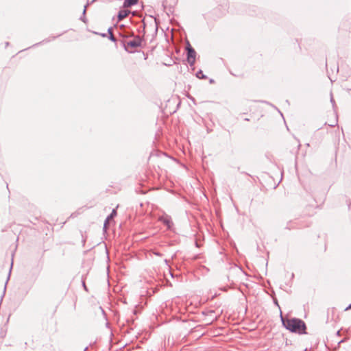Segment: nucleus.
<instances>
[{
    "instance_id": "nucleus-1",
    "label": "nucleus",
    "mask_w": 351,
    "mask_h": 351,
    "mask_svg": "<svg viewBox=\"0 0 351 351\" xmlns=\"http://www.w3.org/2000/svg\"><path fill=\"white\" fill-rule=\"evenodd\" d=\"M281 320L287 330L299 334L306 333V325L302 320L297 318L285 319L282 316H281Z\"/></svg>"
},
{
    "instance_id": "nucleus-2",
    "label": "nucleus",
    "mask_w": 351,
    "mask_h": 351,
    "mask_svg": "<svg viewBox=\"0 0 351 351\" xmlns=\"http://www.w3.org/2000/svg\"><path fill=\"white\" fill-rule=\"evenodd\" d=\"M141 45V38L139 36H136L134 40L128 41L126 44H125V49L126 51L132 53L134 51L130 50L129 47L132 49H135Z\"/></svg>"
},
{
    "instance_id": "nucleus-3",
    "label": "nucleus",
    "mask_w": 351,
    "mask_h": 351,
    "mask_svg": "<svg viewBox=\"0 0 351 351\" xmlns=\"http://www.w3.org/2000/svg\"><path fill=\"white\" fill-rule=\"evenodd\" d=\"M186 50H187V61L191 66H193L195 62L196 52H195V49L190 45L189 43L188 44V46L186 47Z\"/></svg>"
},
{
    "instance_id": "nucleus-4",
    "label": "nucleus",
    "mask_w": 351,
    "mask_h": 351,
    "mask_svg": "<svg viewBox=\"0 0 351 351\" xmlns=\"http://www.w3.org/2000/svg\"><path fill=\"white\" fill-rule=\"evenodd\" d=\"M159 221L165 225L168 229H170L173 226L171 218L169 215H162L159 218Z\"/></svg>"
},
{
    "instance_id": "nucleus-5",
    "label": "nucleus",
    "mask_w": 351,
    "mask_h": 351,
    "mask_svg": "<svg viewBox=\"0 0 351 351\" xmlns=\"http://www.w3.org/2000/svg\"><path fill=\"white\" fill-rule=\"evenodd\" d=\"M129 13H130V11L127 10H120L119 12L118 16H117L118 20L119 21L123 20V19H125V17L128 16Z\"/></svg>"
},
{
    "instance_id": "nucleus-6",
    "label": "nucleus",
    "mask_w": 351,
    "mask_h": 351,
    "mask_svg": "<svg viewBox=\"0 0 351 351\" xmlns=\"http://www.w3.org/2000/svg\"><path fill=\"white\" fill-rule=\"evenodd\" d=\"M138 2V0H125L123 2V7L128 8L135 5Z\"/></svg>"
},
{
    "instance_id": "nucleus-7",
    "label": "nucleus",
    "mask_w": 351,
    "mask_h": 351,
    "mask_svg": "<svg viewBox=\"0 0 351 351\" xmlns=\"http://www.w3.org/2000/svg\"><path fill=\"white\" fill-rule=\"evenodd\" d=\"M196 76H197V77H198L199 79H206V76L203 74V72L201 70H199V71L197 72Z\"/></svg>"
},
{
    "instance_id": "nucleus-8",
    "label": "nucleus",
    "mask_w": 351,
    "mask_h": 351,
    "mask_svg": "<svg viewBox=\"0 0 351 351\" xmlns=\"http://www.w3.org/2000/svg\"><path fill=\"white\" fill-rule=\"evenodd\" d=\"M109 39L112 42H116L117 40L112 33H110V34L109 35Z\"/></svg>"
},
{
    "instance_id": "nucleus-9",
    "label": "nucleus",
    "mask_w": 351,
    "mask_h": 351,
    "mask_svg": "<svg viewBox=\"0 0 351 351\" xmlns=\"http://www.w3.org/2000/svg\"><path fill=\"white\" fill-rule=\"evenodd\" d=\"M86 6H84V9L83 10V16L81 17V20L82 21H84V22H85V16H84V15H85V13H86Z\"/></svg>"
},
{
    "instance_id": "nucleus-10",
    "label": "nucleus",
    "mask_w": 351,
    "mask_h": 351,
    "mask_svg": "<svg viewBox=\"0 0 351 351\" xmlns=\"http://www.w3.org/2000/svg\"><path fill=\"white\" fill-rule=\"evenodd\" d=\"M116 214V211L114 210H112V213H111V215L107 218V219L106 220V222L104 223V226L106 225V223H108V218L109 217H112L113 215H115Z\"/></svg>"
},
{
    "instance_id": "nucleus-11",
    "label": "nucleus",
    "mask_w": 351,
    "mask_h": 351,
    "mask_svg": "<svg viewBox=\"0 0 351 351\" xmlns=\"http://www.w3.org/2000/svg\"><path fill=\"white\" fill-rule=\"evenodd\" d=\"M108 33L109 34V35L110 34V33H112V27L108 28Z\"/></svg>"
},
{
    "instance_id": "nucleus-12",
    "label": "nucleus",
    "mask_w": 351,
    "mask_h": 351,
    "mask_svg": "<svg viewBox=\"0 0 351 351\" xmlns=\"http://www.w3.org/2000/svg\"><path fill=\"white\" fill-rule=\"evenodd\" d=\"M351 308V304L346 308V310H348Z\"/></svg>"
},
{
    "instance_id": "nucleus-13",
    "label": "nucleus",
    "mask_w": 351,
    "mask_h": 351,
    "mask_svg": "<svg viewBox=\"0 0 351 351\" xmlns=\"http://www.w3.org/2000/svg\"><path fill=\"white\" fill-rule=\"evenodd\" d=\"M100 35H101V36H103V37H106V34H101Z\"/></svg>"
},
{
    "instance_id": "nucleus-14",
    "label": "nucleus",
    "mask_w": 351,
    "mask_h": 351,
    "mask_svg": "<svg viewBox=\"0 0 351 351\" xmlns=\"http://www.w3.org/2000/svg\"><path fill=\"white\" fill-rule=\"evenodd\" d=\"M155 254L157 255V256H161V254L160 253H158V252L155 253Z\"/></svg>"
},
{
    "instance_id": "nucleus-15",
    "label": "nucleus",
    "mask_w": 351,
    "mask_h": 351,
    "mask_svg": "<svg viewBox=\"0 0 351 351\" xmlns=\"http://www.w3.org/2000/svg\"><path fill=\"white\" fill-rule=\"evenodd\" d=\"M83 287H84L85 289H86V285H85V283H84V282H83Z\"/></svg>"
},
{
    "instance_id": "nucleus-16",
    "label": "nucleus",
    "mask_w": 351,
    "mask_h": 351,
    "mask_svg": "<svg viewBox=\"0 0 351 351\" xmlns=\"http://www.w3.org/2000/svg\"><path fill=\"white\" fill-rule=\"evenodd\" d=\"M330 127H334L335 126V124H330L329 125Z\"/></svg>"
},
{
    "instance_id": "nucleus-17",
    "label": "nucleus",
    "mask_w": 351,
    "mask_h": 351,
    "mask_svg": "<svg viewBox=\"0 0 351 351\" xmlns=\"http://www.w3.org/2000/svg\"><path fill=\"white\" fill-rule=\"evenodd\" d=\"M331 102H334V100L332 98H331Z\"/></svg>"
}]
</instances>
